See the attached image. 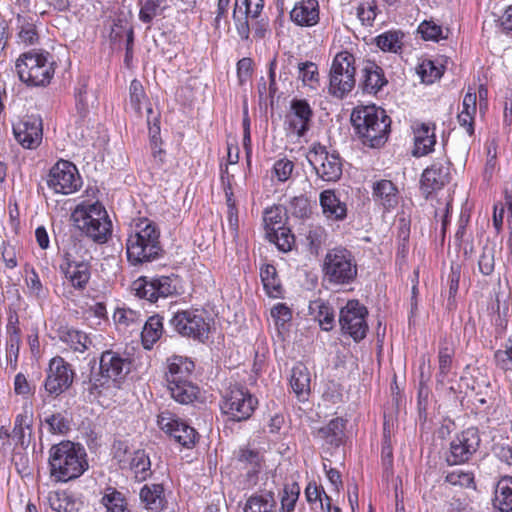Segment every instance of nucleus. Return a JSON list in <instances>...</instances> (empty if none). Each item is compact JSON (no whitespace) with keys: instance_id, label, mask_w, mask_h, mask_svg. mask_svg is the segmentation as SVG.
Instances as JSON below:
<instances>
[{"instance_id":"0eeeda50","label":"nucleus","mask_w":512,"mask_h":512,"mask_svg":"<svg viewBox=\"0 0 512 512\" xmlns=\"http://www.w3.org/2000/svg\"><path fill=\"white\" fill-rule=\"evenodd\" d=\"M356 58L347 51L338 52L333 60L329 72L328 93L334 98L343 99L355 87Z\"/></svg>"},{"instance_id":"473e14b6","label":"nucleus","mask_w":512,"mask_h":512,"mask_svg":"<svg viewBox=\"0 0 512 512\" xmlns=\"http://www.w3.org/2000/svg\"><path fill=\"white\" fill-rule=\"evenodd\" d=\"M289 384L299 401L308 399L311 392V374L305 364L298 362L293 366Z\"/></svg>"},{"instance_id":"3c124183","label":"nucleus","mask_w":512,"mask_h":512,"mask_svg":"<svg viewBox=\"0 0 512 512\" xmlns=\"http://www.w3.org/2000/svg\"><path fill=\"white\" fill-rule=\"evenodd\" d=\"M271 228L272 232H268V236L271 242H274L277 248L282 252H289L295 245V236L291 232L289 226H278L274 230L275 226H267Z\"/></svg>"},{"instance_id":"a18cd8bd","label":"nucleus","mask_w":512,"mask_h":512,"mask_svg":"<svg viewBox=\"0 0 512 512\" xmlns=\"http://www.w3.org/2000/svg\"><path fill=\"white\" fill-rule=\"evenodd\" d=\"M260 277L267 295L272 298H279L283 289L278 277L277 270L272 264H265L260 269Z\"/></svg>"},{"instance_id":"680f3d73","label":"nucleus","mask_w":512,"mask_h":512,"mask_svg":"<svg viewBox=\"0 0 512 512\" xmlns=\"http://www.w3.org/2000/svg\"><path fill=\"white\" fill-rule=\"evenodd\" d=\"M44 424L47 426L48 431L54 435H65L70 431L71 427L70 420L61 412L46 416Z\"/></svg>"},{"instance_id":"2f4dec72","label":"nucleus","mask_w":512,"mask_h":512,"mask_svg":"<svg viewBox=\"0 0 512 512\" xmlns=\"http://www.w3.org/2000/svg\"><path fill=\"white\" fill-rule=\"evenodd\" d=\"M372 196L374 201L387 212L396 208L400 200L397 186L387 179H381L373 183Z\"/></svg>"},{"instance_id":"6e6d98bb","label":"nucleus","mask_w":512,"mask_h":512,"mask_svg":"<svg viewBox=\"0 0 512 512\" xmlns=\"http://www.w3.org/2000/svg\"><path fill=\"white\" fill-rule=\"evenodd\" d=\"M17 21L19 24L17 34L19 42L26 46L36 44L39 40V35L33 19L18 15Z\"/></svg>"},{"instance_id":"c9c22d12","label":"nucleus","mask_w":512,"mask_h":512,"mask_svg":"<svg viewBox=\"0 0 512 512\" xmlns=\"http://www.w3.org/2000/svg\"><path fill=\"white\" fill-rule=\"evenodd\" d=\"M57 336L62 343L78 353H84L92 344L87 333L68 325L60 326L57 329Z\"/></svg>"},{"instance_id":"f257e3e1","label":"nucleus","mask_w":512,"mask_h":512,"mask_svg":"<svg viewBox=\"0 0 512 512\" xmlns=\"http://www.w3.org/2000/svg\"><path fill=\"white\" fill-rule=\"evenodd\" d=\"M89 468L85 448L70 440L53 444L48 451L49 477L55 483H68L80 478Z\"/></svg>"},{"instance_id":"864d4df0","label":"nucleus","mask_w":512,"mask_h":512,"mask_svg":"<svg viewBox=\"0 0 512 512\" xmlns=\"http://www.w3.org/2000/svg\"><path fill=\"white\" fill-rule=\"evenodd\" d=\"M6 354L19 353L21 345V329L17 315H10L6 326Z\"/></svg>"},{"instance_id":"49530a36","label":"nucleus","mask_w":512,"mask_h":512,"mask_svg":"<svg viewBox=\"0 0 512 512\" xmlns=\"http://www.w3.org/2000/svg\"><path fill=\"white\" fill-rule=\"evenodd\" d=\"M236 460L241 468L248 469L249 477L256 476L261 469L262 458L257 450L241 447L236 453Z\"/></svg>"},{"instance_id":"69168bd1","label":"nucleus","mask_w":512,"mask_h":512,"mask_svg":"<svg viewBox=\"0 0 512 512\" xmlns=\"http://www.w3.org/2000/svg\"><path fill=\"white\" fill-rule=\"evenodd\" d=\"M377 14L378 6L376 0H360L357 7V17L362 25L373 26Z\"/></svg>"},{"instance_id":"bb28decb","label":"nucleus","mask_w":512,"mask_h":512,"mask_svg":"<svg viewBox=\"0 0 512 512\" xmlns=\"http://www.w3.org/2000/svg\"><path fill=\"white\" fill-rule=\"evenodd\" d=\"M147 126L149 132V142L152 154V166L150 170L161 169L164 163L165 150L161 148L162 140L160 137V114H155L153 107L148 108Z\"/></svg>"},{"instance_id":"09e8293b","label":"nucleus","mask_w":512,"mask_h":512,"mask_svg":"<svg viewBox=\"0 0 512 512\" xmlns=\"http://www.w3.org/2000/svg\"><path fill=\"white\" fill-rule=\"evenodd\" d=\"M101 503L106 512H130L124 494L111 486L105 488Z\"/></svg>"},{"instance_id":"c85d7f7f","label":"nucleus","mask_w":512,"mask_h":512,"mask_svg":"<svg viewBox=\"0 0 512 512\" xmlns=\"http://www.w3.org/2000/svg\"><path fill=\"white\" fill-rule=\"evenodd\" d=\"M291 21L300 27H312L320 20L318 0H300L290 11Z\"/></svg>"},{"instance_id":"6ab92c4d","label":"nucleus","mask_w":512,"mask_h":512,"mask_svg":"<svg viewBox=\"0 0 512 512\" xmlns=\"http://www.w3.org/2000/svg\"><path fill=\"white\" fill-rule=\"evenodd\" d=\"M59 270L74 289H86L91 278V265L88 261L77 260L70 252H64Z\"/></svg>"},{"instance_id":"a211bd4d","label":"nucleus","mask_w":512,"mask_h":512,"mask_svg":"<svg viewBox=\"0 0 512 512\" xmlns=\"http://www.w3.org/2000/svg\"><path fill=\"white\" fill-rule=\"evenodd\" d=\"M313 110L305 99H293L284 120L286 134L303 137L309 130Z\"/></svg>"},{"instance_id":"e2e57ef3","label":"nucleus","mask_w":512,"mask_h":512,"mask_svg":"<svg viewBox=\"0 0 512 512\" xmlns=\"http://www.w3.org/2000/svg\"><path fill=\"white\" fill-rule=\"evenodd\" d=\"M306 241L312 254H318L323 245L328 242L329 236L323 226H309L306 232Z\"/></svg>"},{"instance_id":"f704fd0d","label":"nucleus","mask_w":512,"mask_h":512,"mask_svg":"<svg viewBox=\"0 0 512 512\" xmlns=\"http://www.w3.org/2000/svg\"><path fill=\"white\" fill-rule=\"evenodd\" d=\"M49 507L55 512H79L83 502L68 490L50 491L47 495Z\"/></svg>"},{"instance_id":"338daca9","label":"nucleus","mask_w":512,"mask_h":512,"mask_svg":"<svg viewBox=\"0 0 512 512\" xmlns=\"http://www.w3.org/2000/svg\"><path fill=\"white\" fill-rule=\"evenodd\" d=\"M494 362L496 367L504 373H512V337L508 338L504 349L495 351Z\"/></svg>"},{"instance_id":"a878e982","label":"nucleus","mask_w":512,"mask_h":512,"mask_svg":"<svg viewBox=\"0 0 512 512\" xmlns=\"http://www.w3.org/2000/svg\"><path fill=\"white\" fill-rule=\"evenodd\" d=\"M71 219L83 224H112L106 208L99 201H82L72 211Z\"/></svg>"},{"instance_id":"5701e85b","label":"nucleus","mask_w":512,"mask_h":512,"mask_svg":"<svg viewBox=\"0 0 512 512\" xmlns=\"http://www.w3.org/2000/svg\"><path fill=\"white\" fill-rule=\"evenodd\" d=\"M450 180V168L441 162H434L426 168L421 176L420 190L428 199L433 193L441 190Z\"/></svg>"},{"instance_id":"4be33fe9","label":"nucleus","mask_w":512,"mask_h":512,"mask_svg":"<svg viewBox=\"0 0 512 512\" xmlns=\"http://www.w3.org/2000/svg\"><path fill=\"white\" fill-rule=\"evenodd\" d=\"M413 133V155L422 157L434 151L436 145V124L435 122L416 120L411 125Z\"/></svg>"},{"instance_id":"79ce46f5","label":"nucleus","mask_w":512,"mask_h":512,"mask_svg":"<svg viewBox=\"0 0 512 512\" xmlns=\"http://www.w3.org/2000/svg\"><path fill=\"white\" fill-rule=\"evenodd\" d=\"M309 309L324 331H331L335 325V313L329 302L317 299L310 303Z\"/></svg>"},{"instance_id":"37998d69","label":"nucleus","mask_w":512,"mask_h":512,"mask_svg":"<svg viewBox=\"0 0 512 512\" xmlns=\"http://www.w3.org/2000/svg\"><path fill=\"white\" fill-rule=\"evenodd\" d=\"M110 380L102 373L90 375L89 379L83 381V395L86 401L92 403L97 401L110 388Z\"/></svg>"},{"instance_id":"6e6552de","label":"nucleus","mask_w":512,"mask_h":512,"mask_svg":"<svg viewBox=\"0 0 512 512\" xmlns=\"http://www.w3.org/2000/svg\"><path fill=\"white\" fill-rule=\"evenodd\" d=\"M368 310L359 300H349L339 312V325L342 336L361 342L368 333Z\"/></svg>"},{"instance_id":"c03bdc74","label":"nucleus","mask_w":512,"mask_h":512,"mask_svg":"<svg viewBox=\"0 0 512 512\" xmlns=\"http://www.w3.org/2000/svg\"><path fill=\"white\" fill-rule=\"evenodd\" d=\"M129 105L138 117H142L143 108L152 107L149 97L146 94L143 84L138 79H133L129 85Z\"/></svg>"},{"instance_id":"bf43d9fd","label":"nucleus","mask_w":512,"mask_h":512,"mask_svg":"<svg viewBox=\"0 0 512 512\" xmlns=\"http://www.w3.org/2000/svg\"><path fill=\"white\" fill-rule=\"evenodd\" d=\"M512 223V194L505 191L504 198L494 204L493 224Z\"/></svg>"},{"instance_id":"9d476101","label":"nucleus","mask_w":512,"mask_h":512,"mask_svg":"<svg viewBox=\"0 0 512 512\" xmlns=\"http://www.w3.org/2000/svg\"><path fill=\"white\" fill-rule=\"evenodd\" d=\"M307 160L317 176L326 182H336L342 176V160L336 151L329 152L327 147L314 143L307 154Z\"/></svg>"},{"instance_id":"1a4fd4ad","label":"nucleus","mask_w":512,"mask_h":512,"mask_svg":"<svg viewBox=\"0 0 512 512\" xmlns=\"http://www.w3.org/2000/svg\"><path fill=\"white\" fill-rule=\"evenodd\" d=\"M171 326L183 337L204 343L209 338L210 323L205 312L199 309L177 311L170 320Z\"/></svg>"},{"instance_id":"a19ab883","label":"nucleus","mask_w":512,"mask_h":512,"mask_svg":"<svg viewBox=\"0 0 512 512\" xmlns=\"http://www.w3.org/2000/svg\"><path fill=\"white\" fill-rule=\"evenodd\" d=\"M344 429L345 423L343 419L334 418L317 431L316 437L327 445L339 447L344 437Z\"/></svg>"},{"instance_id":"052dcab7","label":"nucleus","mask_w":512,"mask_h":512,"mask_svg":"<svg viewBox=\"0 0 512 512\" xmlns=\"http://www.w3.org/2000/svg\"><path fill=\"white\" fill-rule=\"evenodd\" d=\"M166 2L167 0H145L141 4L139 19L145 24H150L167 8Z\"/></svg>"},{"instance_id":"dca6fc26","label":"nucleus","mask_w":512,"mask_h":512,"mask_svg":"<svg viewBox=\"0 0 512 512\" xmlns=\"http://www.w3.org/2000/svg\"><path fill=\"white\" fill-rule=\"evenodd\" d=\"M16 142L24 149L36 150L43 140V119L39 114H26L12 124Z\"/></svg>"},{"instance_id":"9b49d317","label":"nucleus","mask_w":512,"mask_h":512,"mask_svg":"<svg viewBox=\"0 0 512 512\" xmlns=\"http://www.w3.org/2000/svg\"><path fill=\"white\" fill-rule=\"evenodd\" d=\"M47 184L55 193L68 195L82 187V178L75 164L60 159L50 169Z\"/></svg>"},{"instance_id":"aec40b11","label":"nucleus","mask_w":512,"mask_h":512,"mask_svg":"<svg viewBox=\"0 0 512 512\" xmlns=\"http://www.w3.org/2000/svg\"><path fill=\"white\" fill-rule=\"evenodd\" d=\"M33 433V412L27 406L14 420L13 429L6 426L0 427V439L11 440V443L21 448H26L31 442Z\"/></svg>"},{"instance_id":"4468645a","label":"nucleus","mask_w":512,"mask_h":512,"mask_svg":"<svg viewBox=\"0 0 512 512\" xmlns=\"http://www.w3.org/2000/svg\"><path fill=\"white\" fill-rule=\"evenodd\" d=\"M131 290L140 299L157 302L176 293V287L170 276H140L132 282Z\"/></svg>"},{"instance_id":"de8ad7c7","label":"nucleus","mask_w":512,"mask_h":512,"mask_svg":"<svg viewBox=\"0 0 512 512\" xmlns=\"http://www.w3.org/2000/svg\"><path fill=\"white\" fill-rule=\"evenodd\" d=\"M298 79L304 87L317 91L320 87V73L318 65L312 61L299 62L297 65Z\"/></svg>"},{"instance_id":"c756f323","label":"nucleus","mask_w":512,"mask_h":512,"mask_svg":"<svg viewBox=\"0 0 512 512\" xmlns=\"http://www.w3.org/2000/svg\"><path fill=\"white\" fill-rule=\"evenodd\" d=\"M477 114V92L474 88L468 87L462 100V109L457 114L459 126L470 136L475 134V118Z\"/></svg>"},{"instance_id":"7ed1b4c3","label":"nucleus","mask_w":512,"mask_h":512,"mask_svg":"<svg viewBox=\"0 0 512 512\" xmlns=\"http://www.w3.org/2000/svg\"><path fill=\"white\" fill-rule=\"evenodd\" d=\"M55 69L50 53L41 49L21 53L15 62L19 80L31 88L48 86L54 77Z\"/></svg>"},{"instance_id":"8fccbe9b","label":"nucleus","mask_w":512,"mask_h":512,"mask_svg":"<svg viewBox=\"0 0 512 512\" xmlns=\"http://www.w3.org/2000/svg\"><path fill=\"white\" fill-rule=\"evenodd\" d=\"M130 469L138 482H143L152 475L151 461L144 450L134 452L130 461Z\"/></svg>"},{"instance_id":"5fc2aeb1","label":"nucleus","mask_w":512,"mask_h":512,"mask_svg":"<svg viewBox=\"0 0 512 512\" xmlns=\"http://www.w3.org/2000/svg\"><path fill=\"white\" fill-rule=\"evenodd\" d=\"M403 33L386 31L375 38V43L384 52L398 53L403 46Z\"/></svg>"},{"instance_id":"ddd939ff","label":"nucleus","mask_w":512,"mask_h":512,"mask_svg":"<svg viewBox=\"0 0 512 512\" xmlns=\"http://www.w3.org/2000/svg\"><path fill=\"white\" fill-rule=\"evenodd\" d=\"M157 425L165 434L185 448H193L198 441L196 429L170 411H162L157 416Z\"/></svg>"},{"instance_id":"39448f33","label":"nucleus","mask_w":512,"mask_h":512,"mask_svg":"<svg viewBox=\"0 0 512 512\" xmlns=\"http://www.w3.org/2000/svg\"><path fill=\"white\" fill-rule=\"evenodd\" d=\"M159 226H144L130 234L126 243L127 259L132 265L151 262L162 255Z\"/></svg>"},{"instance_id":"e433bc0d","label":"nucleus","mask_w":512,"mask_h":512,"mask_svg":"<svg viewBox=\"0 0 512 512\" xmlns=\"http://www.w3.org/2000/svg\"><path fill=\"white\" fill-rule=\"evenodd\" d=\"M493 509L497 512H512V476L499 479L492 498Z\"/></svg>"},{"instance_id":"f03ea898","label":"nucleus","mask_w":512,"mask_h":512,"mask_svg":"<svg viewBox=\"0 0 512 512\" xmlns=\"http://www.w3.org/2000/svg\"><path fill=\"white\" fill-rule=\"evenodd\" d=\"M351 122L366 146L378 148L388 139L391 119L382 108L375 105L358 106L351 113Z\"/></svg>"},{"instance_id":"f3484780","label":"nucleus","mask_w":512,"mask_h":512,"mask_svg":"<svg viewBox=\"0 0 512 512\" xmlns=\"http://www.w3.org/2000/svg\"><path fill=\"white\" fill-rule=\"evenodd\" d=\"M132 360L126 353L113 350H105L101 353L99 360V372L119 386L129 374Z\"/></svg>"},{"instance_id":"ea45409f","label":"nucleus","mask_w":512,"mask_h":512,"mask_svg":"<svg viewBox=\"0 0 512 512\" xmlns=\"http://www.w3.org/2000/svg\"><path fill=\"white\" fill-rule=\"evenodd\" d=\"M164 333L163 317L159 314L150 316L141 331V342L146 350L153 348Z\"/></svg>"},{"instance_id":"f8f14e48","label":"nucleus","mask_w":512,"mask_h":512,"mask_svg":"<svg viewBox=\"0 0 512 512\" xmlns=\"http://www.w3.org/2000/svg\"><path fill=\"white\" fill-rule=\"evenodd\" d=\"M481 443L478 428L469 427L456 434L450 442L449 451L446 454V462L449 465L467 463L478 451Z\"/></svg>"},{"instance_id":"774afa93","label":"nucleus","mask_w":512,"mask_h":512,"mask_svg":"<svg viewBox=\"0 0 512 512\" xmlns=\"http://www.w3.org/2000/svg\"><path fill=\"white\" fill-rule=\"evenodd\" d=\"M300 495V486L298 483L293 482L284 486L283 494L281 496V510L282 512H292L295 509L296 502Z\"/></svg>"},{"instance_id":"412c9836","label":"nucleus","mask_w":512,"mask_h":512,"mask_svg":"<svg viewBox=\"0 0 512 512\" xmlns=\"http://www.w3.org/2000/svg\"><path fill=\"white\" fill-rule=\"evenodd\" d=\"M263 7V0H235L232 18L236 31L242 40L249 39L251 32L249 19L259 18Z\"/></svg>"},{"instance_id":"72a5a7b5","label":"nucleus","mask_w":512,"mask_h":512,"mask_svg":"<svg viewBox=\"0 0 512 512\" xmlns=\"http://www.w3.org/2000/svg\"><path fill=\"white\" fill-rule=\"evenodd\" d=\"M167 389L171 398L180 404L188 405L203 401L200 387L192 380L167 385Z\"/></svg>"},{"instance_id":"13d9d810","label":"nucleus","mask_w":512,"mask_h":512,"mask_svg":"<svg viewBox=\"0 0 512 512\" xmlns=\"http://www.w3.org/2000/svg\"><path fill=\"white\" fill-rule=\"evenodd\" d=\"M448 28H443L442 25L438 24L434 20H424L418 26V33L425 41L438 42L442 39L448 38Z\"/></svg>"},{"instance_id":"4d7b16f0","label":"nucleus","mask_w":512,"mask_h":512,"mask_svg":"<svg viewBox=\"0 0 512 512\" xmlns=\"http://www.w3.org/2000/svg\"><path fill=\"white\" fill-rule=\"evenodd\" d=\"M445 482L464 489H477L475 474L470 470L455 469L448 472L445 476Z\"/></svg>"},{"instance_id":"423d86ee","label":"nucleus","mask_w":512,"mask_h":512,"mask_svg":"<svg viewBox=\"0 0 512 512\" xmlns=\"http://www.w3.org/2000/svg\"><path fill=\"white\" fill-rule=\"evenodd\" d=\"M258 406V399L240 383H230L222 392L219 407L221 413L233 422L250 419Z\"/></svg>"},{"instance_id":"58836bf2","label":"nucleus","mask_w":512,"mask_h":512,"mask_svg":"<svg viewBox=\"0 0 512 512\" xmlns=\"http://www.w3.org/2000/svg\"><path fill=\"white\" fill-rule=\"evenodd\" d=\"M320 205L328 219L339 221L346 217V204L339 200L333 190H324L321 192Z\"/></svg>"},{"instance_id":"2eb2a0df","label":"nucleus","mask_w":512,"mask_h":512,"mask_svg":"<svg viewBox=\"0 0 512 512\" xmlns=\"http://www.w3.org/2000/svg\"><path fill=\"white\" fill-rule=\"evenodd\" d=\"M74 377L75 371L72 365L63 357L55 356L48 364L44 380L45 391L53 397H58L71 387Z\"/></svg>"},{"instance_id":"20e7f679","label":"nucleus","mask_w":512,"mask_h":512,"mask_svg":"<svg viewBox=\"0 0 512 512\" xmlns=\"http://www.w3.org/2000/svg\"><path fill=\"white\" fill-rule=\"evenodd\" d=\"M323 279L331 286H346L357 278L358 267L352 252L335 247L326 253L322 265Z\"/></svg>"},{"instance_id":"393cba45","label":"nucleus","mask_w":512,"mask_h":512,"mask_svg":"<svg viewBox=\"0 0 512 512\" xmlns=\"http://www.w3.org/2000/svg\"><path fill=\"white\" fill-rule=\"evenodd\" d=\"M437 362L436 385L444 386L449 381V376L452 374L455 362V344L451 337L444 336L440 339Z\"/></svg>"},{"instance_id":"b1692460","label":"nucleus","mask_w":512,"mask_h":512,"mask_svg":"<svg viewBox=\"0 0 512 512\" xmlns=\"http://www.w3.org/2000/svg\"><path fill=\"white\" fill-rule=\"evenodd\" d=\"M194 370L195 363L191 358L182 355L168 357L164 371L166 386L192 380Z\"/></svg>"},{"instance_id":"cd10ccee","label":"nucleus","mask_w":512,"mask_h":512,"mask_svg":"<svg viewBox=\"0 0 512 512\" xmlns=\"http://www.w3.org/2000/svg\"><path fill=\"white\" fill-rule=\"evenodd\" d=\"M361 73L360 86L366 94L377 95L388 84L384 70L374 61H365Z\"/></svg>"},{"instance_id":"603ef678","label":"nucleus","mask_w":512,"mask_h":512,"mask_svg":"<svg viewBox=\"0 0 512 512\" xmlns=\"http://www.w3.org/2000/svg\"><path fill=\"white\" fill-rule=\"evenodd\" d=\"M275 501L272 492L251 495L244 506V512H273Z\"/></svg>"},{"instance_id":"0e129e2a","label":"nucleus","mask_w":512,"mask_h":512,"mask_svg":"<svg viewBox=\"0 0 512 512\" xmlns=\"http://www.w3.org/2000/svg\"><path fill=\"white\" fill-rule=\"evenodd\" d=\"M417 73L420 76L422 82L426 84H432L441 78L443 74V68L437 66L434 61L430 59H424L419 64Z\"/></svg>"},{"instance_id":"4c0bfd02","label":"nucleus","mask_w":512,"mask_h":512,"mask_svg":"<svg viewBox=\"0 0 512 512\" xmlns=\"http://www.w3.org/2000/svg\"><path fill=\"white\" fill-rule=\"evenodd\" d=\"M113 321L118 330L133 332L140 329L143 318L139 311L122 306L114 310Z\"/></svg>"},{"instance_id":"7c9ffc66","label":"nucleus","mask_w":512,"mask_h":512,"mask_svg":"<svg viewBox=\"0 0 512 512\" xmlns=\"http://www.w3.org/2000/svg\"><path fill=\"white\" fill-rule=\"evenodd\" d=\"M139 498L144 508L150 512H163L168 506L163 484H145L139 492Z\"/></svg>"}]
</instances>
